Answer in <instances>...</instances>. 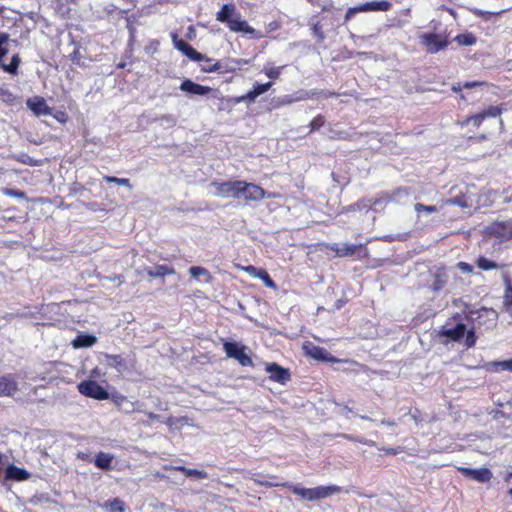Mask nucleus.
Instances as JSON below:
<instances>
[{
    "label": "nucleus",
    "mask_w": 512,
    "mask_h": 512,
    "mask_svg": "<svg viewBox=\"0 0 512 512\" xmlns=\"http://www.w3.org/2000/svg\"><path fill=\"white\" fill-rule=\"evenodd\" d=\"M180 90L189 94L204 96L211 93L212 88L195 83L190 79H185L180 85Z\"/></svg>",
    "instance_id": "a211bd4d"
},
{
    "label": "nucleus",
    "mask_w": 512,
    "mask_h": 512,
    "mask_svg": "<svg viewBox=\"0 0 512 512\" xmlns=\"http://www.w3.org/2000/svg\"><path fill=\"white\" fill-rule=\"evenodd\" d=\"M336 436L340 437V438H343V439H346V440L351 441V442H356V443H360V444L371 446V447L376 446L375 441L369 440V439H366V438H363V437H360V436H354V435L346 434V433H339Z\"/></svg>",
    "instance_id": "c756f323"
},
{
    "label": "nucleus",
    "mask_w": 512,
    "mask_h": 512,
    "mask_svg": "<svg viewBox=\"0 0 512 512\" xmlns=\"http://www.w3.org/2000/svg\"><path fill=\"white\" fill-rule=\"evenodd\" d=\"M380 450L384 451L387 455H396L401 451L400 447L397 448H380Z\"/></svg>",
    "instance_id": "6e6d98bb"
},
{
    "label": "nucleus",
    "mask_w": 512,
    "mask_h": 512,
    "mask_svg": "<svg viewBox=\"0 0 512 512\" xmlns=\"http://www.w3.org/2000/svg\"><path fill=\"white\" fill-rule=\"evenodd\" d=\"M476 265L479 269L485 270V271L493 270V269H500V268L505 267V265H499L496 262L489 260L485 257H479L476 261Z\"/></svg>",
    "instance_id": "c85d7f7f"
},
{
    "label": "nucleus",
    "mask_w": 512,
    "mask_h": 512,
    "mask_svg": "<svg viewBox=\"0 0 512 512\" xmlns=\"http://www.w3.org/2000/svg\"><path fill=\"white\" fill-rule=\"evenodd\" d=\"M175 423V420H174V417L170 416L167 418V420L165 421V424L168 425V426H172L174 425Z\"/></svg>",
    "instance_id": "680f3d73"
},
{
    "label": "nucleus",
    "mask_w": 512,
    "mask_h": 512,
    "mask_svg": "<svg viewBox=\"0 0 512 512\" xmlns=\"http://www.w3.org/2000/svg\"><path fill=\"white\" fill-rule=\"evenodd\" d=\"M108 366L116 369L118 372H124L128 369L124 358L119 354L106 355Z\"/></svg>",
    "instance_id": "393cba45"
},
{
    "label": "nucleus",
    "mask_w": 512,
    "mask_h": 512,
    "mask_svg": "<svg viewBox=\"0 0 512 512\" xmlns=\"http://www.w3.org/2000/svg\"><path fill=\"white\" fill-rule=\"evenodd\" d=\"M174 45L176 49L182 52L190 60L200 61L203 59V54L194 49L188 42L183 39H178L177 34H173Z\"/></svg>",
    "instance_id": "dca6fc26"
},
{
    "label": "nucleus",
    "mask_w": 512,
    "mask_h": 512,
    "mask_svg": "<svg viewBox=\"0 0 512 512\" xmlns=\"http://www.w3.org/2000/svg\"><path fill=\"white\" fill-rule=\"evenodd\" d=\"M216 20L225 23L230 31L249 34L253 38L259 39L262 34L250 26L246 20H242L240 13L236 12L234 4H224L216 13Z\"/></svg>",
    "instance_id": "f03ea898"
},
{
    "label": "nucleus",
    "mask_w": 512,
    "mask_h": 512,
    "mask_svg": "<svg viewBox=\"0 0 512 512\" xmlns=\"http://www.w3.org/2000/svg\"><path fill=\"white\" fill-rule=\"evenodd\" d=\"M146 272L151 278L164 277L166 275H174L176 273L173 267L166 265H156L154 269L148 268Z\"/></svg>",
    "instance_id": "a878e982"
},
{
    "label": "nucleus",
    "mask_w": 512,
    "mask_h": 512,
    "mask_svg": "<svg viewBox=\"0 0 512 512\" xmlns=\"http://www.w3.org/2000/svg\"><path fill=\"white\" fill-rule=\"evenodd\" d=\"M489 366L497 367V368L499 367L501 370H508V371L512 372V359L498 361V362H492L489 364Z\"/></svg>",
    "instance_id": "c03bdc74"
},
{
    "label": "nucleus",
    "mask_w": 512,
    "mask_h": 512,
    "mask_svg": "<svg viewBox=\"0 0 512 512\" xmlns=\"http://www.w3.org/2000/svg\"><path fill=\"white\" fill-rule=\"evenodd\" d=\"M27 105L36 115H49L51 113L49 106L42 97H35L33 100H28Z\"/></svg>",
    "instance_id": "412c9836"
},
{
    "label": "nucleus",
    "mask_w": 512,
    "mask_h": 512,
    "mask_svg": "<svg viewBox=\"0 0 512 512\" xmlns=\"http://www.w3.org/2000/svg\"><path fill=\"white\" fill-rule=\"evenodd\" d=\"M105 507L109 509V512H124L126 508L124 501L119 498L107 501Z\"/></svg>",
    "instance_id": "473e14b6"
},
{
    "label": "nucleus",
    "mask_w": 512,
    "mask_h": 512,
    "mask_svg": "<svg viewBox=\"0 0 512 512\" xmlns=\"http://www.w3.org/2000/svg\"><path fill=\"white\" fill-rule=\"evenodd\" d=\"M2 193L6 196L20 198V199H26V194L23 191L12 189V188H3Z\"/></svg>",
    "instance_id": "79ce46f5"
},
{
    "label": "nucleus",
    "mask_w": 512,
    "mask_h": 512,
    "mask_svg": "<svg viewBox=\"0 0 512 512\" xmlns=\"http://www.w3.org/2000/svg\"><path fill=\"white\" fill-rule=\"evenodd\" d=\"M502 110L498 106H489L488 108L484 109L483 111L467 117L463 122L462 126H467L469 124H472L475 127H479L484 120L487 118H496L500 116Z\"/></svg>",
    "instance_id": "9d476101"
},
{
    "label": "nucleus",
    "mask_w": 512,
    "mask_h": 512,
    "mask_svg": "<svg viewBox=\"0 0 512 512\" xmlns=\"http://www.w3.org/2000/svg\"><path fill=\"white\" fill-rule=\"evenodd\" d=\"M248 63V60L242 58H224L216 61L211 69L221 74L233 73Z\"/></svg>",
    "instance_id": "9b49d317"
},
{
    "label": "nucleus",
    "mask_w": 512,
    "mask_h": 512,
    "mask_svg": "<svg viewBox=\"0 0 512 512\" xmlns=\"http://www.w3.org/2000/svg\"><path fill=\"white\" fill-rule=\"evenodd\" d=\"M509 495L512 497V488L509 490Z\"/></svg>",
    "instance_id": "774afa93"
},
{
    "label": "nucleus",
    "mask_w": 512,
    "mask_h": 512,
    "mask_svg": "<svg viewBox=\"0 0 512 512\" xmlns=\"http://www.w3.org/2000/svg\"><path fill=\"white\" fill-rule=\"evenodd\" d=\"M113 459V455L101 451L96 454L94 465L102 470H110L112 467Z\"/></svg>",
    "instance_id": "b1692460"
},
{
    "label": "nucleus",
    "mask_w": 512,
    "mask_h": 512,
    "mask_svg": "<svg viewBox=\"0 0 512 512\" xmlns=\"http://www.w3.org/2000/svg\"><path fill=\"white\" fill-rule=\"evenodd\" d=\"M189 273L190 275L197 279V280H200V278L202 277L203 278V282L205 283H212L213 280H214V277L213 275L210 273V271L202 266H192L189 268Z\"/></svg>",
    "instance_id": "5701e85b"
},
{
    "label": "nucleus",
    "mask_w": 512,
    "mask_h": 512,
    "mask_svg": "<svg viewBox=\"0 0 512 512\" xmlns=\"http://www.w3.org/2000/svg\"><path fill=\"white\" fill-rule=\"evenodd\" d=\"M265 371L269 373V379L273 382L284 385L291 380L289 369L284 368L275 362L267 363L265 366Z\"/></svg>",
    "instance_id": "f8f14e48"
},
{
    "label": "nucleus",
    "mask_w": 512,
    "mask_h": 512,
    "mask_svg": "<svg viewBox=\"0 0 512 512\" xmlns=\"http://www.w3.org/2000/svg\"><path fill=\"white\" fill-rule=\"evenodd\" d=\"M303 349L306 355L316 360L330 363H349L353 366L350 371L354 373H368L371 371V369L365 364L359 363L355 360L336 358L335 356L331 355L325 348L314 345L313 343L304 344Z\"/></svg>",
    "instance_id": "7ed1b4c3"
},
{
    "label": "nucleus",
    "mask_w": 512,
    "mask_h": 512,
    "mask_svg": "<svg viewBox=\"0 0 512 512\" xmlns=\"http://www.w3.org/2000/svg\"><path fill=\"white\" fill-rule=\"evenodd\" d=\"M477 327H475L473 325L472 328H470L469 330H466V339H465V345L470 348V347H473L476 343V340H477V336L475 334V329Z\"/></svg>",
    "instance_id": "ea45409f"
},
{
    "label": "nucleus",
    "mask_w": 512,
    "mask_h": 512,
    "mask_svg": "<svg viewBox=\"0 0 512 512\" xmlns=\"http://www.w3.org/2000/svg\"><path fill=\"white\" fill-rule=\"evenodd\" d=\"M126 64L124 62H121L117 65L118 68H125Z\"/></svg>",
    "instance_id": "338daca9"
},
{
    "label": "nucleus",
    "mask_w": 512,
    "mask_h": 512,
    "mask_svg": "<svg viewBox=\"0 0 512 512\" xmlns=\"http://www.w3.org/2000/svg\"><path fill=\"white\" fill-rule=\"evenodd\" d=\"M254 482L257 485L263 486L266 488L286 487L293 494H295L307 501L320 500V499L326 498L328 496H331L334 493H338L340 491V488L338 486H318V487H314V488H304V487H300L298 485L292 484L290 482H266V481H260L257 479H254Z\"/></svg>",
    "instance_id": "f257e3e1"
},
{
    "label": "nucleus",
    "mask_w": 512,
    "mask_h": 512,
    "mask_svg": "<svg viewBox=\"0 0 512 512\" xmlns=\"http://www.w3.org/2000/svg\"><path fill=\"white\" fill-rule=\"evenodd\" d=\"M257 278L261 279L266 287L272 289L276 288V283L265 269L261 268L260 272L257 274Z\"/></svg>",
    "instance_id": "72a5a7b5"
},
{
    "label": "nucleus",
    "mask_w": 512,
    "mask_h": 512,
    "mask_svg": "<svg viewBox=\"0 0 512 512\" xmlns=\"http://www.w3.org/2000/svg\"><path fill=\"white\" fill-rule=\"evenodd\" d=\"M212 185L216 188L215 195L218 197L241 199L242 180L213 182Z\"/></svg>",
    "instance_id": "423d86ee"
},
{
    "label": "nucleus",
    "mask_w": 512,
    "mask_h": 512,
    "mask_svg": "<svg viewBox=\"0 0 512 512\" xmlns=\"http://www.w3.org/2000/svg\"><path fill=\"white\" fill-rule=\"evenodd\" d=\"M224 351L229 358L237 360L242 366H252L253 361L246 353V347L236 342L225 341L223 344Z\"/></svg>",
    "instance_id": "6e6552de"
},
{
    "label": "nucleus",
    "mask_w": 512,
    "mask_h": 512,
    "mask_svg": "<svg viewBox=\"0 0 512 512\" xmlns=\"http://www.w3.org/2000/svg\"><path fill=\"white\" fill-rule=\"evenodd\" d=\"M326 250L334 253L335 257L345 258L351 257L354 260H367L370 258V252L366 243L349 244L345 243L340 246L338 243H325Z\"/></svg>",
    "instance_id": "20e7f679"
},
{
    "label": "nucleus",
    "mask_w": 512,
    "mask_h": 512,
    "mask_svg": "<svg viewBox=\"0 0 512 512\" xmlns=\"http://www.w3.org/2000/svg\"><path fill=\"white\" fill-rule=\"evenodd\" d=\"M359 8L362 12H373V11H389L392 8V3L388 0L372 1L359 4Z\"/></svg>",
    "instance_id": "6ab92c4d"
},
{
    "label": "nucleus",
    "mask_w": 512,
    "mask_h": 512,
    "mask_svg": "<svg viewBox=\"0 0 512 512\" xmlns=\"http://www.w3.org/2000/svg\"><path fill=\"white\" fill-rule=\"evenodd\" d=\"M271 196V194L267 195L266 191L260 185L242 180L241 198L245 202H258L263 200L265 197Z\"/></svg>",
    "instance_id": "1a4fd4ad"
},
{
    "label": "nucleus",
    "mask_w": 512,
    "mask_h": 512,
    "mask_svg": "<svg viewBox=\"0 0 512 512\" xmlns=\"http://www.w3.org/2000/svg\"><path fill=\"white\" fill-rule=\"evenodd\" d=\"M146 415L149 418V420H151V421H155L160 418V416L158 414H155L153 412H147Z\"/></svg>",
    "instance_id": "bf43d9fd"
},
{
    "label": "nucleus",
    "mask_w": 512,
    "mask_h": 512,
    "mask_svg": "<svg viewBox=\"0 0 512 512\" xmlns=\"http://www.w3.org/2000/svg\"><path fill=\"white\" fill-rule=\"evenodd\" d=\"M272 86H273V82L272 81H269L267 83H262V84L256 83L253 86V89L256 91V93L259 96V95L264 94L265 92H267Z\"/></svg>",
    "instance_id": "a18cd8bd"
},
{
    "label": "nucleus",
    "mask_w": 512,
    "mask_h": 512,
    "mask_svg": "<svg viewBox=\"0 0 512 512\" xmlns=\"http://www.w3.org/2000/svg\"><path fill=\"white\" fill-rule=\"evenodd\" d=\"M21 59L18 54L12 56L9 64H2V69L5 72H8L12 75H16L18 73V68L20 65Z\"/></svg>",
    "instance_id": "7c9ffc66"
},
{
    "label": "nucleus",
    "mask_w": 512,
    "mask_h": 512,
    "mask_svg": "<svg viewBox=\"0 0 512 512\" xmlns=\"http://www.w3.org/2000/svg\"><path fill=\"white\" fill-rule=\"evenodd\" d=\"M480 84H481L480 82H476V81H474V82H466V83L463 84L462 87L463 88H473V87H475L477 85H480Z\"/></svg>",
    "instance_id": "052dcab7"
},
{
    "label": "nucleus",
    "mask_w": 512,
    "mask_h": 512,
    "mask_svg": "<svg viewBox=\"0 0 512 512\" xmlns=\"http://www.w3.org/2000/svg\"><path fill=\"white\" fill-rule=\"evenodd\" d=\"M70 60L75 63V64H79L80 62V59H81V54L79 52L78 49L74 50L70 55Z\"/></svg>",
    "instance_id": "5fc2aeb1"
},
{
    "label": "nucleus",
    "mask_w": 512,
    "mask_h": 512,
    "mask_svg": "<svg viewBox=\"0 0 512 512\" xmlns=\"http://www.w3.org/2000/svg\"><path fill=\"white\" fill-rule=\"evenodd\" d=\"M471 315L474 326L477 328L492 329L497 325L498 313L492 308L482 307L475 312H471Z\"/></svg>",
    "instance_id": "39448f33"
},
{
    "label": "nucleus",
    "mask_w": 512,
    "mask_h": 512,
    "mask_svg": "<svg viewBox=\"0 0 512 512\" xmlns=\"http://www.w3.org/2000/svg\"><path fill=\"white\" fill-rule=\"evenodd\" d=\"M245 272H247L250 276L257 278V274L260 272L261 268H257L253 265H249L243 268Z\"/></svg>",
    "instance_id": "3c124183"
},
{
    "label": "nucleus",
    "mask_w": 512,
    "mask_h": 512,
    "mask_svg": "<svg viewBox=\"0 0 512 512\" xmlns=\"http://www.w3.org/2000/svg\"><path fill=\"white\" fill-rule=\"evenodd\" d=\"M258 97V94L256 91L252 88L250 91H248L245 95L239 96L236 98V103H240L242 101H254Z\"/></svg>",
    "instance_id": "37998d69"
},
{
    "label": "nucleus",
    "mask_w": 512,
    "mask_h": 512,
    "mask_svg": "<svg viewBox=\"0 0 512 512\" xmlns=\"http://www.w3.org/2000/svg\"><path fill=\"white\" fill-rule=\"evenodd\" d=\"M458 268L464 273H471L473 271L472 266L466 262H459Z\"/></svg>",
    "instance_id": "864d4df0"
},
{
    "label": "nucleus",
    "mask_w": 512,
    "mask_h": 512,
    "mask_svg": "<svg viewBox=\"0 0 512 512\" xmlns=\"http://www.w3.org/2000/svg\"><path fill=\"white\" fill-rule=\"evenodd\" d=\"M437 211H438V207L436 205L426 206V205L418 203V218L420 217L421 213H433V212H437Z\"/></svg>",
    "instance_id": "49530a36"
},
{
    "label": "nucleus",
    "mask_w": 512,
    "mask_h": 512,
    "mask_svg": "<svg viewBox=\"0 0 512 512\" xmlns=\"http://www.w3.org/2000/svg\"><path fill=\"white\" fill-rule=\"evenodd\" d=\"M466 326L463 323H458L452 328H443L441 335L449 338L452 341H458L465 335Z\"/></svg>",
    "instance_id": "4be33fe9"
},
{
    "label": "nucleus",
    "mask_w": 512,
    "mask_h": 512,
    "mask_svg": "<svg viewBox=\"0 0 512 512\" xmlns=\"http://www.w3.org/2000/svg\"><path fill=\"white\" fill-rule=\"evenodd\" d=\"M487 232L502 240L512 239V219L492 223L487 227Z\"/></svg>",
    "instance_id": "4468645a"
},
{
    "label": "nucleus",
    "mask_w": 512,
    "mask_h": 512,
    "mask_svg": "<svg viewBox=\"0 0 512 512\" xmlns=\"http://www.w3.org/2000/svg\"><path fill=\"white\" fill-rule=\"evenodd\" d=\"M5 478L8 480L25 481L30 478V473L24 468L11 464L6 469Z\"/></svg>",
    "instance_id": "aec40b11"
},
{
    "label": "nucleus",
    "mask_w": 512,
    "mask_h": 512,
    "mask_svg": "<svg viewBox=\"0 0 512 512\" xmlns=\"http://www.w3.org/2000/svg\"><path fill=\"white\" fill-rule=\"evenodd\" d=\"M462 88H463V87H462V86H460V85H454V86L452 87V91H454V92H459Z\"/></svg>",
    "instance_id": "69168bd1"
},
{
    "label": "nucleus",
    "mask_w": 512,
    "mask_h": 512,
    "mask_svg": "<svg viewBox=\"0 0 512 512\" xmlns=\"http://www.w3.org/2000/svg\"><path fill=\"white\" fill-rule=\"evenodd\" d=\"M269 478L271 479V481H270V482H278V481H277L278 477H277V476H275V475H271ZM254 479H256V477L252 478V480H253V481H254ZM257 480H259V478H257ZM260 481H263V480H262V479H260ZM265 481H266V482H269L268 480H265Z\"/></svg>",
    "instance_id": "e2e57ef3"
},
{
    "label": "nucleus",
    "mask_w": 512,
    "mask_h": 512,
    "mask_svg": "<svg viewBox=\"0 0 512 512\" xmlns=\"http://www.w3.org/2000/svg\"><path fill=\"white\" fill-rule=\"evenodd\" d=\"M8 40V33H0V62L2 61L3 57H5L8 53V48L4 46L5 44H7Z\"/></svg>",
    "instance_id": "a19ab883"
},
{
    "label": "nucleus",
    "mask_w": 512,
    "mask_h": 512,
    "mask_svg": "<svg viewBox=\"0 0 512 512\" xmlns=\"http://www.w3.org/2000/svg\"><path fill=\"white\" fill-rule=\"evenodd\" d=\"M459 471H461L466 477L474 479L480 483L488 482L492 478V472L488 468L484 467L478 469L460 467Z\"/></svg>",
    "instance_id": "f3484780"
},
{
    "label": "nucleus",
    "mask_w": 512,
    "mask_h": 512,
    "mask_svg": "<svg viewBox=\"0 0 512 512\" xmlns=\"http://www.w3.org/2000/svg\"><path fill=\"white\" fill-rule=\"evenodd\" d=\"M0 99L8 105H13L16 98L10 90L0 87Z\"/></svg>",
    "instance_id": "4c0bfd02"
},
{
    "label": "nucleus",
    "mask_w": 512,
    "mask_h": 512,
    "mask_svg": "<svg viewBox=\"0 0 512 512\" xmlns=\"http://www.w3.org/2000/svg\"><path fill=\"white\" fill-rule=\"evenodd\" d=\"M199 62H202L201 64V71L202 72H205V73H213V72H216V70H212V69H209V68H212L214 67L215 65V60L208 57L207 55L203 54V59H201Z\"/></svg>",
    "instance_id": "f704fd0d"
},
{
    "label": "nucleus",
    "mask_w": 512,
    "mask_h": 512,
    "mask_svg": "<svg viewBox=\"0 0 512 512\" xmlns=\"http://www.w3.org/2000/svg\"><path fill=\"white\" fill-rule=\"evenodd\" d=\"M325 122V117L322 114H318L309 123L310 132L319 130L324 126Z\"/></svg>",
    "instance_id": "c9c22d12"
},
{
    "label": "nucleus",
    "mask_w": 512,
    "mask_h": 512,
    "mask_svg": "<svg viewBox=\"0 0 512 512\" xmlns=\"http://www.w3.org/2000/svg\"><path fill=\"white\" fill-rule=\"evenodd\" d=\"M422 43L426 47L427 52L437 53L448 45V40L445 35L425 34L422 36Z\"/></svg>",
    "instance_id": "ddd939ff"
},
{
    "label": "nucleus",
    "mask_w": 512,
    "mask_h": 512,
    "mask_svg": "<svg viewBox=\"0 0 512 512\" xmlns=\"http://www.w3.org/2000/svg\"><path fill=\"white\" fill-rule=\"evenodd\" d=\"M177 470L183 472L186 476H195L197 478L203 479L207 476L206 472L197 470V469H189L186 467H178Z\"/></svg>",
    "instance_id": "58836bf2"
},
{
    "label": "nucleus",
    "mask_w": 512,
    "mask_h": 512,
    "mask_svg": "<svg viewBox=\"0 0 512 512\" xmlns=\"http://www.w3.org/2000/svg\"><path fill=\"white\" fill-rule=\"evenodd\" d=\"M505 293L503 297L504 308L512 316V284L508 276H504Z\"/></svg>",
    "instance_id": "bb28decb"
},
{
    "label": "nucleus",
    "mask_w": 512,
    "mask_h": 512,
    "mask_svg": "<svg viewBox=\"0 0 512 512\" xmlns=\"http://www.w3.org/2000/svg\"><path fill=\"white\" fill-rule=\"evenodd\" d=\"M131 406H134V403H131ZM123 411L126 413H130V412L139 411V410L132 407V409H123Z\"/></svg>",
    "instance_id": "0e129e2a"
},
{
    "label": "nucleus",
    "mask_w": 512,
    "mask_h": 512,
    "mask_svg": "<svg viewBox=\"0 0 512 512\" xmlns=\"http://www.w3.org/2000/svg\"><path fill=\"white\" fill-rule=\"evenodd\" d=\"M457 40L464 45H473L475 43V37L472 35H460L457 37Z\"/></svg>",
    "instance_id": "09e8293b"
},
{
    "label": "nucleus",
    "mask_w": 512,
    "mask_h": 512,
    "mask_svg": "<svg viewBox=\"0 0 512 512\" xmlns=\"http://www.w3.org/2000/svg\"><path fill=\"white\" fill-rule=\"evenodd\" d=\"M444 284V281L438 276L436 279H435V283H434V290H438L440 289Z\"/></svg>",
    "instance_id": "13d9d810"
},
{
    "label": "nucleus",
    "mask_w": 512,
    "mask_h": 512,
    "mask_svg": "<svg viewBox=\"0 0 512 512\" xmlns=\"http://www.w3.org/2000/svg\"><path fill=\"white\" fill-rule=\"evenodd\" d=\"M104 181L107 183H116L118 185H122L128 188H132L130 180L128 178H117L115 176L105 175L103 177Z\"/></svg>",
    "instance_id": "e433bc0d"
},
{
    "label": "nucleus",
    "mask_w": 512,
    "mask_h": 512,
    "mask_svg": "<svg viewBox=\"0 0 512 512\" xmlns=\"http://www.w3.org/2000/svg\"><path fill=\"white\" fill-rule=\"evenodd\" d=\"M447 204L458 205L460 207L466 208L468 204L461 198H454L446 201Z\"/></svg>",
    "instance_id": "603ef678"
},
{
    "label": "nucleus",
    "mask_w": 512,
    "mask_h": 512,
    "mask_svg": "<svg viewBox=\"0 0 512 512\" xmlns=\"http://www.w3.org/2000/svg\"><path fill=\"white\" fill-rule=\"evenodd\" d=\"M18 391V382L14 375L0 376V397H13Z\"/></svg>",
    "instance_id": "2eb2a0df"
},
{
    "label": "nucleus",
    "mask_w": 512,
    "mask_h": 512,
    "mask_svg": "<svg viewBox=\"0 0 512 512\" xmlns=\"http://www.w3.org/2000/svg\"><path fill=\"white\" fill-rule=\"evenodd\" d=\"M357 13H361L359 5L348 8L344 16V22L347 23L350 21Z\"/></svg>",
    "instance_id": "de8ad7c7"
},
{
    "label": "nucleus",
    "mask_w": 512,
    "mask_h": 512,
    "mask_svg": "<svg viewBox=\"0 0 512 512\" xmlns=\"http://www.w3.org/2000/svg\"><path fill=\"white\" fill-rule=\"evenodd\" d=\"M78 391L89 398L96 400H107L108 391L94 380H84L78 384Z\"/></svg>",
    "instance_id": "0eeeda50"
},
{
    "label": "nucleus",
    "mask_w": 512,
    "mask_h": 512,
    "mask_svg": "<svg viewBox=\"0 0 512 512\" xmlns=\"http://www.w3.org/2000/svg\"><path fill=\"white\" fill-rule=\"evenodd\" d=\"M474 14L485 19V20H489L492 16L494 15H497L498 13H493V12H490V11H484V10H480V9H475L474 10Z\"/></svg>",
    "instance_id": "8fccbe9b"
},
{
    "label": "nucleus",
    "mask_w": 512,
    "mask_h": 512,
    "mask_svg": "<svg viewBox=\"0 0 512 512\" xmlns=\"http://www.w3.org/2000/svg\"><path fill=\"white\" fill-rule=\"evenodd\" d=\"M115 402H116V405H117L119 408H121V406H122V404H123V403H128L129 401H128V399H127V397H126V396H120V397H118V398L116 399V401H115Z\"/></svg>",
    "instance_id": "4d7b16f0"
},
{
    "label": "nucleus",
    "mask_w": 512,
    "mask_h": 512,
    "mask_svg": "<svg viewBox=\"0 0 512 512\" xmlns=\"http://www.w3.org/2000/svg\"><path fill=\"white\" fill-rule=\"evenodd\" d=\"M284 68L285 66H265L263 69V73L274 83V81L280 77Z\"/></svg>",
    "instance_id": "2f4dec72"
},
{
    "label": "nucleus",
    "mask_w": 512,
    "mask_h": 512,
    "mask_svg": "<svg viewBox=\"0 0 512 512\" xmlns=\"http://www.w3.org/2000/svg\"><path fill=\"white\" fill-rule=\"evenodd\" d=\"M97 339L95 336L93 335H90V334H81V335H78L74 340H73V346L75 348H80V347H91L93 346L95 343H96Z\"/></svg>",
    "instance_id": "cd10ccee"
}]
</instances>
